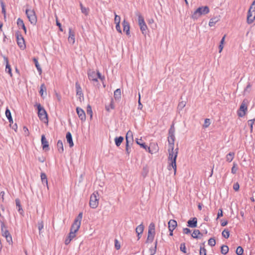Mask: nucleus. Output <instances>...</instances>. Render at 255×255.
<instances>
[{
    "instance_id": "4",
    "label": "nucleus",
    "mask_w": 255,
    "mask_h": 255,
    "mask_svg": "<svg viewBox=\"0 0 255 255\" xmlns=\"http://www.w3.org/2000/svg\"><path fill=\"white\" fill-rule=\"evenodd\" d=\"M255 20V0L250 6L247 13V22L249 24L253 23Z\"/></svg>"
},
{
    "instance_id": "24",
    "label": "nucleus",
    "mask_w": 255,
    "mask_h": 255,
    "mask_svg": "<svg viewBox=\"0 0 255 255\" xmlns=\"http://www.w3.org/2000/svg\"><path fill=\"white\" fill-rule=\"evenodd\" d=\"M66 140H67V142L69 144V146L70 147H73L74 146V143H73V141L72 134H71V133L70 132H68L66 133Z\"/></svg>"
},
{
    "instance_id": "22",
    "label": "nucleus",
    "mask_w": 255,
    "mask_h": 255,
    "mask_svg": "<svg viewBox=\"0 0 255 255\" xmlns=\"http://www.w3.org/2000/svg\"><path fill=\"white\" fill-rule=\"evenodd\" d=\"M1 231L2 233V235L5 238L7 237V236L10 235V233H9L8 231L6 229V228L3 222L1 223Z\"/></svg>"
},
{
    "instance_id": "6",
    "label": "nucleus",
    "mask_w": 255,
    "mask_h": 255,
    "mask_svg": "<svg viewBox=\"0 0 255 255\" xmlns=\"http://www.w3.org/2000/svg\"><path fill=\"white\" fill-rule=\"evenodd\" d=\"M83 217V213H80L77 217L74 220L70 230L74 232H77L80 228L81 220Z\"/></svg>"
},
{
    "instance_id": "44",
    "label": "nucleus",
    "mask_w": 255,
    "mask_h": 255,
    "mask_svg": "<svg viewBox=\"0 0 255 255\" xmlns=\"http://www.w3.org/2000/svg\"><path fill=\"white\" fill-rule=\"evenodd\" d=\"M222 234L224 238L228 239L230 236V232L228 229H225Z\"/></svg>"
},
{
    "instance_id": "21",
    "label": "nucleus",
    "mask_w": 255,
    "mask_h": 255,
    "mask_svg": "<svg viewBox=\"0 0 255 255\" xmlns=\"http://www.w3.org/2000/svg\"><path fill=\"white\" fill-rule=\"evenodd\" d=\"M188 226L191 228H195L197 226V219L196 218H193L189 220L188 222Z\"/></svg>"
},
{
    "instance_id": "9",
    "label": "nucleus",
    "mask_w": 255,
    "mask_h": 255,
    "mask_svg": "<svg viewBox=\"0 0 255 255\" xmlns=\"http://www.w3.org/2000/svg\"><path fill=\"white\" fill-rule=\"evenodd\" d=\"M38 115L39 119L44 123H48L47 114L45 110L43 108L40 104L37 105Z\"/></svg>"
},
{
    "instance_id": "32",
    "label": "nucleus",
    "mask_w": 255,
    "mask_h": 255,
    "mask_svg": "<svg viewBox=\"0 0 255 255\" xmlns=\"http://www.w3.org/2000/svg\"><path fill=\"white\" fill-rule=\"evenodd\" d=\"M136 142L137 144L139 145L141 147L144 149H147V146L145 144L144 142H142V140L141 138L136 139Z\"/></svg>"
},
{
    "instance_id": "36",
    "label": "nucleus",
    "mask_w": 255,
    "mask_h": 255,
    "mask_svg": "<svg viewBox=\"0 0 255 255\" xmlns=\"http://www.w3.org/2000/svg\"><path fill=\"white\" fill-rule=\"evenodd\" d=\"M15 203H16V205L17 207H18V211L19 212V213L20 214H22L23 213V210L22 209V207L20 205V200L18 199H16L15 200Z\"/></svg>"
},
{
    "instance_id": "42",
    "label": "nucleus",
    "mask_w": 255,
    "mask_h": 255,
    "mask_svg": "<svg viewBox=\"0 0 255 255\" xmlns=\"http://www.w3.org/2000/svg\"><path fill=\"white\" fill-rule=\"evenodd\" d=\"M41 179L43 183H45L46 185L48 184L47 176L44 173H42L41 174Z\"/></svg>"
},
{
    "instance_id": "45",
    "label": "nucleus",
    "mask_w": 255,
    "mask_h": 255,
    "mask_svg": "<svg viewBox=\"0 0 255 255\" xmlns=\"http://www.w3.org/2000/svg\"><path fill=\"white\" fill-rule=\"evenodd\" d=\"M5 71L7 72L10 76H12L11 69L10 65L8 64V61L6 60V65L5 68Z\"/></svg>"
},
{
    "instance_id": "2",
    "label": "nucleus",
    "mask_w": 255,
    "mask_h": 255,
    "mask_svg": "<svg viewBox=\"0 0 255 255\" xmlns=\"http://www.w3.org/2000/svg\"><path fill=\"white\" fill-rule=\"evenodd\" d=\"M210 12V9L208 6L199 7L193 13L191 17L193 19H197L203 15L208 14Z\"/></svg>"
},
{
    "instance_id": "39",
    "label": "nucleus",
    "mask_w": 255,
    "mask_h": 255,
    "mask_svg": "<svg viewBox=\"0 0 255 255\" xmlns=\"http://www.w3.org/2000/svg\"><path fill=\"white\" fill-rule=\"evenodd\" d=\"M121 97V91L120 89H117L114 92V97L115 99H120Z\"/></svg>"
},
{
    "instance_id": "12",
    "label": "nucleus",
    "mask_w": 255,
    "mask_h": 255,
    "mask_svg": "<svg viewBox=\"0 0 255 255\" xmlns=\"http://www.w3.org/2000/svg\"><path fill=\"white\" fill-rule=\"evenodd\" d=\"M148 151L151 154L157 153L159 150L158 144L156 142H152L149 144V146H147Z\"/></svg>"
},
{
    "instance_id": "51",
    "label": "nucleus",
    "mask_w": 255,
    "mask_h": 255,
    "mask_svg": "<svg viewBox=\"0 0 255 255\" xmlns=\"http://www.w3.org/2000/svg\"><path fill=\"white\" fill-rule=\"evenodd\" d=\"M140 98H141L140 94L139 93H138V108L139 110H142L143 106H142V104L141 103Z\"/></svg>"
},
{
    "instance_id": "54",
    "label": "nucleus",
    "mask_w": 255,
    "mask_h": 255,
    "mask_svg": "<svg viewBox=\"0 0 255 255\" xmlns=\"http://www.w3.org/2000/svg\"><path fill=\"white\" fill-rule=\"evenodd\" d=\"M180 249L181 251H182L184 253H186V246H185V244L184 243H182L181 244Z\"/></svg>"
},
{
    "instance_id": "57",
    "label": "nucleus",
    "mask_w": 255,
    "mask_h": 255,
    "mask_svg": "<svg viewBox=\"0 0 255 255\" xmlns=\"http://www.w3.org/2000/svg\"><path fill=\"white\" fill-rule=\"evenodd\" d=\"M23 132L25 136H29V132L27 127H24L23 128Z\"/></svg>"
},
{
    "instance_id": "52",
    "label": "nucleus",
    "mask_w": 255,
    "mask_h": 255,
    "mask_svg": "<svg viewBox=\"0 0 255 255\" xmlns=\"http://www.w3.org/2000/svg\"><path fill=\"white\" fill-rule=\"evenodd\" d=\"M5 238L6 239V241L9 245L12 244V237H11V236L10 235V234L8 236H7V237H6Z\"/></svg>"
},
{
    "instance_id": "41",
    "label": "nucleus",
    "mask_w": 255,
    "mask_h": 255,
    "mask_svg": "<svg viewBox=\"0 0 255 255\" xmlns=\"http://www.w3.org/2000/svg\"><path fill=\"white\" fill-rule=\"evenodd\" d=\"M147 29L148 28L146 24L140 27V29L141 31V33L144 35H146V31Z\"/></svg>"
},
{
    "instance_id": "63",
    "label": "nucleus",
    "mask_w": 255,
    "mask_h": 255,
    "mask_svg": "<svg viewBox=\"0 0 255 255\" xmlns=\"http://www.w3.org/2000/svg\"><path fill=\"white\" fill-rule=\"evenodd\" d=\"M43 228V224L42 222H41L38 224V229L40 231Z\"/></svg>"
},
{
    "instance_id": "1",
    "label": "nucleus",
    "mask_w": 255,
    "mask_h": 255,
    "mask_svg": "<svg viewBox=\"0 0 255 255\" xmlns=\"http://www.w3.org/2000/svg\"><path fill=\"white\" fill-rule=\"evenodd\" d=\"M168 136V153L169 156L168 157V169L170 170L172 169L174 170V174L176 173L177 166H176V158L178 153V149L176 148L174 149V141H175V136H174V129L172 127H171L169 130Z\"/></svg>"
},
{
    "instance_id": "23",
    "label": "nucleus",
    "mask_w": 255,
    "mask_h": 255,
    "mask_svg": "<svg viewBox=\"0 0 255 255\" xmlns=\"http://www.w3.org/2000/svg\"><path fill=\"white\" fill-rule=\"evenodd\" d=\"M168 229L169 231L174 230L177 226L176 221L174 220H170L168 222Z\"/></svg>"
},
{
    "instance_id": "48",
    "label": "nucleus",
    "mask_w": 255,
    "mask_h": 255,
    "mask_svg": "<svg viewBox=\"0 0 255 255\" xmlns=\"http://www.w3.org/2000/svg\"><path fill=\"white\" fill-rule=\"evenodd\" d=\"M244 250L242 247L239 246L237 248L236 254L238 255H242L243 254Z\"/></svg>"
},
{
    "instance_id": "5",
    "label": "nucleus",
    "mask_w": 255,
    "mask_h": 255,
    "mask_svg": "<svg viewBox=\"0 0 255 255\" xmlns=\"http://www.w3.org/2000/svg\"><path fill=\"white\" fill-rule=\"evenodd\" d=\"M99 193L95 191L90 196L89 206L93 209H96L99 205Z\"/></svg>"
},
{
    "instance_id": "56",
    "label": "nucleus",
    "mask_w": 255,
    "mask_h": 255,
    "mask_svg": "<svg viewBox=\"0 0 255 255\" xmlns=\"http://www.w3.org/2000/svg\"><path fill=\"white\" fill-rule=\"evenodd\" d=\"M210 125V120L209 119H206L205 120L204 127L206 128H208Z\"/></svg>"
},
{
    "instance_id": "55",
    "label": "nucleus",
    "mask_w": 255,
    "mask_h": 255,
    "mask_svg": "<svg viewBox=\"0 0 255 255\" xmlns=\"http://www.w3.org/2000/svg\"><path fill=\"white\" fill-rule=\"evenodd\" d=\"M200 255H206V250L204 247H200Z\"/></svg>"
},
{
    "instance_id": "27",
    "label": "nucleus",
    "mask_w": 255,
    "mask_h": 255,
    "mask_svg": "<svg viewBox=\"0 0 255 255\" xmlns=\"http://www.w3.org/2000/svg\"><path fill=\"white\" fill-rule=\"evenodd\" d=\"M57 147L58 151L60 153H62L64 151L63 144L61 140H59L57 143Z\"/></svg>"
},
{
    "instance_id": "3",
    "label": "nucleus",
    "mask_w": 255,
    "mask_h": 255,
    "mask_svg": "<svg viewBox=\"0 0 255 255\" xmlns=\"http://www.w3.org/2000/svg\"><path fill=\"white\" fill-rule=\"evenodd\" d=\"M88 76L89 79L91 81L93 84L98 82V79L103 82L105 80V77L102 76L99 71L95 72L93 70H90L88 72Z\"/></svg>"
},
{
    "instance_id": "35",
    "label": "nucleus",
    "mask_w": 255,
    "mask_h": 255,
    "mask_svg": "<svg viewBox=\"0 0 255 255\" xmlns=\"http://www.w3.org/2000/svg\"><path fill=\"white\" fill-rule=\"evenodd\" d=\"M33 60L35 63V65L37 69V70L38 71V72H39L40 74L42 72V69L38 63V60L36 58H34L33 59Z\"/></svg>"
},
{
    "instance_id": "47",
    "label": "nucleus",
    "mask_w": 255,
    "mask_h": 255,
    "mask_svg": "<svg viewBox=\"0 0 255 255\" xmlns=\"http://www.w3.org/2000/svg\"><path fill=\"white\" fill-rule=\"evenodd\" d=\"M114 21L116 24H120L121 17L118 15L116 13H115V19Z\"/></svg>"
},
{
    "instance_id": "58",
    "label": "nucleus",
    "mask_w": 255,
    "mask_h": 255,
    "mask_svg": "<svg viewBox=\"0 0 255 255\" xmlns=\"http://www.w3.org/2000/svg\"><path fill=\"white\" fill-rule=\"evenodd\" d=\"M240 188V185L238 182L235 183L233 185V189L235 191H238Z\"/></svg>"
},
{
    "instance_id": "53",
    "label": "nucleus",
    "mask_w": 255,
    "mask_h": 255,
    "mask_svg": "<svg viewBox=\"0 0 255 255\" xmlns=\"http://www.w3.org/2000/svg\"><path fill=\"white\" fill-rule=\"evenodd\" d=\"M115 248L117 250H119L121 248V245H120V243H119V242L118 241V240L116 239L115 240Z\"/></svg>"
},
{
    "instance_id": "19",
    "label": "nucleus",
    "mask_w": 255,
    "mask_h": 255,
    "mask_svg": "<svg viewBox=\"0 0 255 255\" xmlns=\"http://www.w3.org/2000/svg\"><path fill=\"white\" fill-rule=\"evenodd\" d=\"M75 85H76L77 95L78 96V98L80 99H81V98L83 97V94L82 93V88H81L80 84L78 82H76Z\"/></svg>"
},
{
    "instance_id": "33",
    "label": "nucleus",
    "mask_w": 255,
    "mask_h": 255,
    "mask_svg": "<svg viewBox=\"0 0 255 255\" xmlns=\"http://www.w3.org/2000/svg\"><path fill=\"white\" fill-rule=\"evenodd\" d=\"M114 103L113 100H111L109 105L106 106V110L108 112H110L111 110L114 109Z\"/></svg>"
},
{
    "instance_id": "26",
    "label": "nucleus",
    "mask_w": 255,
    "mask_h": 255,
    "mask_svg": "<svg viewBox=\"0 0 255 255\" xmlns=\"http://www.w3.org/2000/svg\"><path fill=\"white\" fill-rule=\"evenodd\" d=\"M137 15L138 16V23L139 27H141V26L145 24L146 23L145 22L144 18L142 15L140 13H138Z\"/></svg>"
},
{
    "instance_id": "38",
    "label": "nucleus",
    "mask_w": 255,
    "mask_h": 255,
    "mask_svg": "<svg viewBox=\"0 0 255 255\" xmlns=\"http://www.w3.org/2000/svg\"><path fill=\"white\" fill-rule=\"evenodd\" d=\"M229 252V248L227 246L223 245L221 247V252L223 255H226Z\"/></svg>"
},
{
    "instance_id": "16",
    "label": "nucleus",
    "mask_w": 255,
    "mask_h": 255,
    "mask_svg": "<svg viewBox=\"0 0 255 255\" xmlns=\"http://www.w3.org/2000/svg\"><path fill=\"white\" fill-rule=\"evenodd\" d=\"M123 30L124 32L126 33V34L127 35L129 36L130 35V26L129 23L126 21V20H124L123 22Z\"/></svg>"
},
{
    "instance_id": "30",
    "label": "nucleus",
    "mask_w": 255,
    "mask_h": 255,
    "mask_svg": "<svg viewBox=\"0 0 255 255\" xmlns=\"http://www.w3.org/2000/svg\"><path fill=\"white\" fill-rule=\"evenodd\" d=\"M5 116L7 117V119L8 120V121L10 123H13V120L12 119V117L11 115V113L10 112V110L7 108L5 111Z\"/></svg>"
},
{
    "instance_id": "61",
    "label": "nucleus",
    "mask_w": 255,
    "mask_h": 255,
    "mask_svg": "<svg viewBox=\"0 0 255 255\" xmlns=\"http://www.w3.org/2000/svg\"><path fill=\"white\" fill-rule=\"evenodd\" d=\"M254 124V120H250L248 121V124L250 126L251 130L253 129V126Z\"/></svg>"
},
{
    "instance_id": "13",
    "label": "nucleus",
    "mask_w": 255,
    "mask_h": 255,
    "mask_svg": "<svg viewBox=\"0 0 255 255\" xmlns=\"http://www.w3.org/2000/svg\"><path fill=\"white\" fill-rule=\"evenodd\" d=\"M16 39L18 45L21 49L24 50L26 46L22 36L20 34H17L16 35Z\"/></svg>"
},
{
    "instance_id": "14",
    "label": "nucleus",
    "mask_w": 255,
    "mask_h": 255,
    "mask_svg": "<svg viewBox=\"0 0 255 255\" xmlns=\"http://www.w3.org/2000/svg\"><path fill=\"white\" fill-rule=\"evenodd\" d=\"M76 112L79 118L82 122H84L86 120V114L84 111L79 107L76 108Z\"/></svg>"
},
{
    "instance_id": "18",
    "label": "nucleus",
    "mask_w": 255,
    "mask_h": 255,
    "mask_svg": "<svg viewBox=\"0 0 255 255\" xmlns=\"http://www.w3.org/2000/svg\"><path fill=\"white\" fill-rule=\"evenodd\" d=\"M144 230V226L142 224L138 225L135 229L136 233L137 235L138 240L141 238V235L143 233Z\"/></svg>"
},
{
    "instance_id": "43",
    "label": "nucleus",
    "mask_w": 255,
    "mask_h": 255,
    "mask_svg": "<svg viewBox=\"0 0 255 255\" xmlns=\"http://www.w3.org/2000/svg\"><path fill=\"white\" fill-rule=\"evenodd\" d=\"M201 235L199 230H195L192 233L191 236L193 238H198L199 235Z\"/></svg>"
},
{
    "instance_id": "31",
    "label": "nucleus",
    "mask_w": 255,
    "mask_h": 255,
    "mask_svg": "<svg viewBox=\"0 0 255 255\" xmlns=\"http://www.w3.org/2000/svg\"><path fill=\"white\" fill-rule=\"evenodd\" d=\"M81 11L83 13H84L85 15H88L89 12V9L86 7H84L82 3L80 4Z\"/></svg>"
},
{
    "instance_id": "8",
    "label": "nucleus",
    "mask_w": 255,
    "mask_h": 255,
    "mask_svg": "<svg viewBox=\"0 0 255 255\" xmlns=\"http://www.w3.org/2000/svg\"><path fill=\"white\" fill-rule=\"evenodd\" d=\"M155 235V224L153 223H151L148 226L147 242L152 243L154 240Z\"/></svg>"
},
{
    "instance_id": "59",
    "label": "nucleus",
    "mask_w": 255,
    "mask_h": 255,
    "mask_svg": "<svg viewBox=\"0 0 255 255\" xmlns=\"http://www.w3.org/2000/svg\"><path fill=\"white\" fill-rule=\"evenodd\" d=\"M191 232V231L188 228H184L183 229V233L184 234H190Z\"/></svg>"
},
{
    "instance_id": "60",
    "label": "nucleus",
    "mask_w": 255,
    "mask_h": 255,
    "mask_svg": "<svg viewBox=\"0 0 255 255\" xmlns=\"http://www.w3.org/2000/svg\"><path fill=\"white\" fill-rule=\"evenodd\" d=\"M116 28L119 32H120V33H122V30L121 29L120 24H117L116 25Z\"/></svg>"
},
{
    "instance_id": "64",
    "label": "nucleus",
    "mask_w": 255,
    "mask_h": 255,
    "mask_svg": "<svg viewBox=\"0 0 255 255\" xmlns=\"http://www.w3.org/2000/svg\"><path fill=\"white\" fill-rule=\"evenodd\" d=\"M218 218L223 216V211L222 209H220L219 210L218 213Z\"/></svg>"
},
{
    "instance_id": "20",
    "label": "nucleus",
    "mask_w": 255,
    "mask_h": 255,
    "mask_svg": "<svg viewBox=\"0 0 255 255\" xmlns=\"http://www.w3.org/2000/svg\"><path fill=\"white\" fill-rule=\"evenodd\" d=\"M68 40L70 43L74 44L75 43V33L72 31L71 28L69 29V37Z\"/></svg>"
},
{
    "instance_id": "34",
    "label": "nucleus",
    "mask_w": 255,
    "mask_h": 255,
    "mask_svg": "<svg viewBox=\"0 0 255 255\" xmlns=\"http://www.w3.org/2000/svg\"><path fill=\"white\" fill-rule=\"evenodd\" d=\"M124 140V138L122 136H120L118 137H116L115 139V143L117 146H119L122 142Z\"/></svg>"
},
{
    "instance_id": "17",
    "label": "nucleus",
    "mask_w": 255,
    "mask_h": 255,
    "mask_svg": "<svg viewBox=\"0 0 255 255\" xmlns=\"http://www.w3.org/2000/svg\"><path fill=\"white\" fill-rule=\"evenodd\" d=\"M41 144L42 148L43 150H49V144L48 142L46 139L44 135L41 136Z\"/></svg>"
},
{
    "instance_id": "10",
    "label": "nucleus",
    "mask_w": 255,
    "mask_h": 255,
    "mask_svg": "<svg viewBox=\"0 0 255 255\" xmlns=\"http://www.w3.org/2000/svg\"><path fill=\"white\" fill-rule=\"evenodd\" d=\"M131 137V140H133V134L132 131L130 130H128V132L127 133L126 136V150L127 152V153L129 155L130 150V148L129 147V138Z\"/></svg>"
},
{
    "instance_id": "15",
    "label": "nucleus",
    "mask_w": 255,
    "mask_h": 255,
    "mask_svg": "<svg viewBox=\"0 0 255 255\" xmlns=\"http://www.w3.org/2000/svg\"><path fill=\"white\" fill-rule=\"evenodd\" d=\"M76 232H74L73 231L70 230L68 236L65 239V244L67 245H68L70 242L76 237Z\"/></svg>"
},
{
    "instance_id": "40",
    "label": "nucleus",
    "mask_w": 255,
    "mask_h": 255,
    "mask_svg": "<svg viewBox=\"0 0 255 255\" xmlns=\"http://www.w3.org/2000/svg\"><path fill=\"white\" fill-rule=\"evenodd\" d=\"M46 88L44 84H42L40 86V90L39 93L41 97H43L44 92L46 93Z\"/></svg>"
},
{
    "instance_id": "49",
    "label": "nucleus",
    "mask_w": 255,
    "mask_h": 255,
    "mask_svg": "<svg viewBox=\"0 0 255 255\" xmlns=\"http://www.w3.org/2000/svg\"><path fill=\"white\" fill-rule=\"evenodd\" d=\"M208 245L211 247H214L216 245V241L214 238H210L208 240Z\"/></svg>"
},
{
    "instance_id": "50",
    "label": "nucleus",
    "mask_w": 255,
    "mask_h": 255,
    "mask_svg": "<svg viewBox=\"0 0 255 255\" xmlns=\"http://www.w3.org/2000/svg\"><path fill=\"white\" fill-rule=\"evenodd\" d=\"M237 164L236 163H233V166L231 169V172L233 174H235L237 171Z\"/></svg>"
},
{
    "instance_id": "11",
    "label": "nucleus",
    "mask_w": 255,
    "mask_h": 255,
    "mask_svg": "<svg viewBox=\"0 0 255 255\" xmlns=\"http://www.w3.org/2000/svg\"><path fill=\"white\" fill-rule=\"evenodd\" d=\"M247 110L248 107L246 104L244 102H243L237 112L238 116L240 117H244L246 115Z\"/></svg>"
},
{
    "instance_id": "62",
    "label": "nucleus",
    "mask_w": 255,
    "mask_h": 255,
    "mask_svg": "<svg viewBox=\"0 0 255 255\" xmlns=\"http://www.w3.org/2000/svg\"><path fill=\"white\" fill-rule=\"evenodd\" d=\"M56 25L57 26H58L59 28V29L61 31H63V29L62 28V27H61V23L58 21L57 18L56 19Z\"/></svg>"
},
{
    "instance_id": "25",
    "label": "nucleus",
    "mask_w": 255,
    "mask_h": 255,
    "mask_svg": "<svg viewBox=\"0 0 255 255\" xmlns=\"http://www.w3.org/2000/svg\"><path fill=\"white\" fill-rule=\"evenodd\" d=\"M17 24L19 27H21L24 31L25 33L26 32V28L22 19L18 18L17 20Z\"/></svg>"
},
{
    "instance_id": "28",
    "label": "nucleus",
    "mask_w": 255,
    "mask_h": 255,
    "mask_svg": "<svg viewBox=\"0 0 255 255\" xmlns=\"http://www.w3.org/2000/svg\"><path fill=\"white\" fill-rule=\"evenodd\" d=\"M235 157V153L234 152H230L226 156V161L228 162H231Z\"/></svg>"
},
{
    "instance_id": "29",
    "label": "nucleus",
    "mask_w": 255,
    "mask_h": 255,
    "mask_svg": "<svg viewBox=\"0 0 255 255\" xmlns=\"http://www.w3.org/2000/svg\"><path fill=\"white\" fill-rule=\"evenodd\" d=\"M219 20V18L218 17H214L210 19L209 25L210 27H212L215 25V24Z\"/></svg>"
},
{
    "instance_id": "37",
    "label": "nucleus",
    "mask_w": 255,
    "mask_h": 255,
    "mask_svg": "<svg viewBox=\"0 0 255 255\" xmlns=\"http://www.w3.org/2000/svg\"><path fill=\"white\" fill-rule=\"evenodd\" d=\"M225 37L226 35H224L220 41V44L219 45V53H221L223 49Z\"/></svg>"
},
{
    "instance_id": "7",
    "label": "nucleus",
    "mask_w": 255,
    "mask_h": 255,
    "mask_svg": "<svg viewBox=\"0 0 255 255\" xmlns=\"http://www.w3.org/2000/svg\"><path fill=\"white\" fill-rule=\"evenodd\" d=\"M25 13L29 22L33 25L36 24L37 19L35 12L33 9H26Z\"/></svg>"
},
{
    "instance_id": "46",
    "label": "nucleus",
    "mask_w": 255,
    "mask_h": 255,
    "mask_svg": "<svg viewBox=\"0 0 255 255\" xmlns=\"http://www.w3.org/2000/svg\"><path fill=\"white\" fill-rule=\"evenodd\" d=\"M87 113L88 115H90L91 119H92L93 116V112L92 108L90 105H88L87 107Z\"/></svg>"
}]
</instances>
